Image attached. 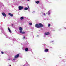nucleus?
<instances>
[{
    "mask_svg": "<svg viewBox=\"0 0 66 66\" xmlns=\"http://www.w3.org/2000/svg\"><path fill=\"white\" fill-rule=\"evenodd\" d=\"M19 30H20V33H21L22 34H25L26 33V32L24 31H22L23 30L22 28L21 27H19Z\"/></svg>",
    "mask_w": 66,
    "mask_h": 66,
    "instance_id": "f257e3e1",
    "label": "nucleus"
},
{
    "mask_svg": "<svg viewBox=\"0 0 66 66\" xmlns=\"http://www.w3.org/2000/svg\"><path fill=\"white\" fill-rule=\"evenodd\" d=\"M39 28H42V27H44V25L40 23H39Z\"/></svg>",
    "mask_w": 66,
    "mask_h": 66,
    "instance_id": "f03ea898",
    "label": "nucleus"
},
{
    "mask_svg": "<svg viewBox=\"0 0 66 66\" xmlns=\"http://www.w3.org/2000/svg\"><path fill=\"white\" fill-rule=\"evenodd\" d=\"M35 27L36 28H39V24H36L35 25Z\"/></svg>",
    "mask_w": 66,
    "mask_h": 66,
    "instance_id": "7ed1b4c3",
    "label": "nucleus"
},
{
    "mask_svg": "<svg viewBox=\"0 0 66 66\" xmlns=\"http://www.w3.org/2000/svg\"><path fill=\"white\" fill-rule=\"evenodd\" d=\"M19 54H18L16 55L15 56L14 58L15 59H17V58H18V57L19 56Z\"/></svg>",
    "mask_w": 66,
    "mask_h": 66,
    "instance_id": "20e7f679",
    "label": "nucleus"
},
{
    "mask_svg": "<svg viewBox=\"0 0 66 66\" xmlns=\"http://www.w3.org/2000/svg\"><path fill=\"white\" fill-rule=\"evenodd\" d=\"M23 7L21 6H19V10H21L22 9H23Z\"/></svg>",
    "mask_w": 66,
    "mask_h": 66,
    "instance_id": "39448f33",
    "label": "nucleus"
},
{
    "mask_svg": "<svg viewBox=\"0 0 66 66\" xmlns=\"http://www.w3.org/2000/svg\"><path fill=\"white\" fill-rule=\"evenodd\" d=\"M2 14L3 16H4V17H6V14H5V13H4V12L2 13Z\"/></svg>",
    "mask_w": 66,
    "mask_h": 66,
    "instance_id": "423d86ee",
    "label": "nucleus"
},
{
    "mask_svg": "<svg viewBox=\"0 0 66 66\" xmlns=\"http://www.w3.org/2000/svg\"><path fill=\"white\" fill-rule=\"evenodd\" d=\"M44 51V52H47L49 51V50H48V49H46Z\"/></svg>",
    "mask_w": 66,
    "mask_h": 66,
    "instance_id": "0eeeda50",
    "label": "nucleus"
},
{
    "mask_svg": "<svg viewBox=\"0 0 66 66\" xmlns=\"http://www.w3.org/2000/svg\"><path fill=\"white\" fill-rule=\"evenodd\" d=\"M8 15H10V16H11V17H13V15L12 14H11V13H9L8 14Z\"/></svg>",
    "mask_w": 66,
    "mask_h": 66,
    "instance_id": "6e6552de",
    "label": "nucleus"
},
{
    "mask_svg": "<svg viewBox=\"0 0 66 66\" xmlns=\"http://www.w3.org/2000/svg\"><path fill=\"white\" fill-rule=\"evenodd\" d=\"M8 30L10 33H12V31H11V29H10L9 27H8Z\"/></svg>",
    "mask_w": 66,
    "mask_h": 66,
    "instance_id": "1a4fd4ad",
    "label": "nucleus"
},
{
    "mask_svg": "<svg viewBox=\"0 0 66 66\" xmlns=\"http://www.w3.org/2000/svg\"><path fill=\"white\" fill-rule=\"evenodd\" d=\"M50 34V33L49 32L45 33V35H49Z\"/></svg>",
    "mask_w": 66,
    "mask_h": 66,
    "instance_id": "9d476101",
    "label": "nucleus"
},
{
    "mask_svg": "<svg viewBox=\"0 0 66 66\" xmlns=\"http://www.w3.org/2000/svg\"><path fill=\"white\" fill-rule=\"evenodd\" d=\"M28 48H26L25 49V51H28Z\"/></svg>",
    "mask_w": 66,
    "mask_h": 66,
    "instance_id": "9b49d317",
    "label": "nucleus"
},
{
    "mask_svg": "<svg viewBox=\"0 0 66 66\" xmlns=\"http://www.w3.org/2000/svg\"><path fill=\"white\" fill-rule=\"evenodd\" d=\"M35 3H37V4H38L39 3V1H36Z\"/></svg>",
    "mask_w": 66,
    "mask_h": 66,
    "instance_id": "f8f14e48",
    "label": "nucleus"
},
{
    "mask_svg": "<svg viewBox=\"0 0 66 66\" xmlns=\"http://www.w3.org/2000/svg\"><path fill=\"white\" fill-rule=\"evenodd\" d=\"M24 18H23V17L22 16V17L20 18V19L21 20H22V19H23Z\"/></svg>",
    "mask_w": 66,
    "mask_h": 66,
    "instance_id": "ddd939ff",
    "label": "nucleus"
},
{
    "mask_svg": "<svg viewBox=\"0 0 66 66\" xmlns=\"http://www.w3.org/2000/svg\"><path fill=\"white\" fill-rule=\"evenodd\" d=\"M28 10V8L27 7L24 8V10Z\"/></svg>",
    "mask_w": 66,
    "mask_h": 66,
    "instance_id": "4468645a",
    "label": "nucleus"
},
{
    "mask_svg": "<svg viewBox=\"0 0 66 66\" xmlns=\"http://www.w3.org/2000/svg\"><path fill=\"white\" fill-rule=\"evenodd\" d=\"M25 38H26L25 36H23V39H25Z\"/></svg>",
    "mask_w": 66,
    "mask_h": 66,
    "instance_id": "2eb2a0df",
    "label": "nucleus"
},
{
    "mask_svg": "<svg viewBox=\"0 0 66 66\" xmlns=\"http://www.w3.org/2000/svg\"><path fill=\"white\" fill-rule=\"evenodd\" d=\"M29 24H30V25H31V26H32V23H29Z\"/></svg>",
    "mask_w": 66,
    "mask_h": 66,
    "instance_id": "dca6fc26",
    "label": "nucleus"
},
{
    "mask_svg": "<svg viewBox=\"0 0 66 66\" xmlns=\"http://www.w3.org/2000/svg\"><path fill=\"white\" fill-rule=\"evenodd\" d=\"M50 24H48V27H50Z\"/></svg>",
    "mask_w": 66,
    "mask_h": 66,
    "instance_id": "f3484780",
    "label": "nucleus"
},
{
    "mask_svg": "<svg viewBox=\"0 0 66 66\" xmlns=\"http://www.w3.org/2000/svg\"><path fill=\"white\" fill-rule=\"evenodd\" d=\"M1 53H2V54H4V53L3 52H2Z\"/></svg>",
    "mask_w": 66,
    "mask_h": 66,
    "instance_id": "a211bd4d",
    "label": "nucleus"
},
{
    "mask_svg": "<svg viewBox=\"0 0 66 66\" xmlns=\"http://www.w3.org/2000/svg\"><path fill=\"white\" fill-rule=\"evenodd\" d=\"M44 16H46V14H45V13H44Z\"/></svg>",
    "mask_w": 66,
    "mask_h": 66,
    "instance_id": "6ab92c4d",
    "label": "nucleus"
},
{
    "mask_svg": "<svg viewBox=\"0 0 66 66\" xmlns=\"http://www.w3.org/2000/svg\"><path fill=\"white\" fill-rule=\"evenodd\" d=\"M16 60V59H13V60L14 61H15V60Z\"/></svg>",
    "mask_w": 66,
    "mask_h": 66,
    "instance_id": "aec40b11",
    "label": "nucleus"
},
{
    "mask_svg": "<svg viewBox=\"0 0 66 66\" xmlns=\"http://www.w3.org/2000/svg\"><path fill=\"white\" fill-rule=\"evenodd\" d=\"M50 13H48V15H50Z\"/></svg>",
    "mask_w": 66,
    "mask_h": 66,
    "instance_id": "412c9836",
    "label": "nucleus"
},
{
    "mask_svg": "<svg viewBox=\"0 0 66 66\" xmlns=\"http://www.w3.org/2000/svg\"><path fill=\"white\" fill-rule=\"evenodd\" d=\"M28 9H29V6H28Z\"/></svg>",
    "mask_w": 66,
    "mask_h": 66,
    "instance_id": "4be33fe9",
    "label": "nucleus"
},
{
    "mask_svg": "<svg viewBox=\"0 0 66 66\" xmlns=\"http://www.w3.org/2000/svg\"><path fill=\"white\" fill-rule=\"evenodd\" d=\"M27 1H30V0H27Z\"/></svg>",
    "mask_w": 66,
    "mask_h": 66,
    "instance_id": "5701e85b",
    "label": "nucleus"
},
{
    "mask_svg": "<svg viewBox=\"0 0 66 66\" xmlns=\"http://www.w3.org/2000/svg\"><path fill=\"white\" fill-rule=\"evenodd\" d=\"M13 26V24H12V26Z\"/></svg>",
    "mask_w": 66,
    "mask_h": 66,
    "instance_id": "b1692460",
    "label": "nucleus"
},
{
    "mask_svg": "<svg viewBox=\"0 0 66 66\" xmlns=\"http://www.w3.org/2000/svg\"><path fill=\"white\" fill-rule=\"evenodd\" d=\"M64 29H66V28H64Z\"/></svg>",
    "mask_w": 66,
    "mask_h": 66,
    "instance_id": "393cba45",
    "label": "nucleus"
},
{
    "mask_svg": "<svg viewBox=\"0 0 66 66\" xmlns=\"http://www.w3.org/2000/svg\"><path fill=\"white\" fill-rule=\"evenodd\" d=\"M9 60H10V59H9Z\"/></svg>",
    "mask_w": 66,
    "mask_h": 66,
    "instance_id": "a878e982",
    "label": "nucleus"
}]
</instances>
